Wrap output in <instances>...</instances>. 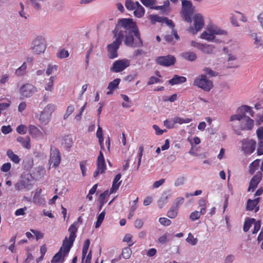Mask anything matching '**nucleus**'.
I'll return each instance as SVG.
<instances>
[{"label": "nucleus", "mask_w": 263, "mask_h": 263, "mask_svg": "<svg viewBox=\"0 0 263 263\" xmlns=\"http://www.w3.org/2000/svg\"><path fill=\"white\" fill-rule=\"evenodd\" d=\"M96 136L99 139V142L100 146H102V143H103V130L102 128L99 126L97 133Z\"/></svg>", "instance_id": "nucleus-45"}, {"label": "nucleus", "mask_w": 263, "mask_h": 263, "mask_svg": "<svg viewBox=\"0 0 263 263\" xmlns=\"http://www.w3.org/2000/svg\"><path fill=\"white\" fill-rule=\"evenodd\" d=\"M178 213V209L172 206L170 209L167 213V216L172 219L175 218L177 217Z\"/></svg>", "instance_id": "nucleus-32"}, {"label": "nucleus", "mask_w": 263, "mask_h": 263, "mask_svg": "<svg viewBox=\"0 0 263 263\" xmlns=\"http://www.w3.org/2000/svg\"><path fill=\"white\" fill-rule=\"evenodd\" d=\"M186 81V78L183 76L175 75L174 77L169 80L168 83L172 85L181 84Z\"/></svg>", "instance_id": "nucleus-15"}, {"label": "nucleus", "mask_w": 263, "mask_h": 263, "mask_svg": "<svg viewBox=\"0 0 263 263\" xmlns=\"http://www.w3.org/2000/svg\"><path fill=\"white\" fill-rule=\"evenodd\" d=\"M186 240L188 243L192 246L195 245L197 243V239L195 238L191 233L188 234V237Z\"/></svg>", "instance_id": "nucleus-47"}, {"label": "nucleus", "mask_w": 263, "mask_h": 263, "mask_svg": "<svg viewBox=\"0 0 263 263\" xmlns=\"http://www.w3.org/2000/svg\"><path fill=\"white\" fill-rule=\"evenodd\" d=\"M35 90V87L33 85L29 83L22 85L20 89L21 96L25 98L31 97Z\"/></svg>", "instance_id": "nucleus-9"}, {"label": "nucleus", "mask_w": 263, "mask_h": 263, "mask_svg": "<svg viewBox=\"0 0 263 263\" xmlns=\"http://www.w3.org/2000/svg\"><path fill=\"white\" fill-rule=\"evenodd\" d=\"M16 140L19 143H21L22 146L27 148L30 149L31 147V145L30 144V139L28 136H25L24 137L19 136L17 138Z\"/></svg>", "instance_id": "nucleus-14"}, {"label": "nucleus", "mask_w": 263, "mask_h": 263, "mask_svg": "<svg viewBox=\"0 0 263 263\" xmlns=\"http://www.w3.org/2000/svg\"><path fill=\"white\" fill-rule=\"evenodd\" d=\"M259 198H256L253 200L249 199L247 201L246 210L249 211H254L255 213H256L259 209Z\"/></svg>", "instance_id": "nucleus-12"}, {"label": "nucleus", "mask_w": 263, "mask_h": 263, "mask_svg": "<svg viewBox=\"0 0 263 263\" xmlns=\"http://www.w3.org/2000/svg\"><path fill=\"white\" fill-rule=\"evenodd\" d=\"M121 182H113L112 186L110 190L109 194L115 192L119 187Z\"/></svg>", "instance_id": "nucleus-51"}, {"label": "nucleus", "mask_w": 263, "mask_h": 263, "mask_svg": "<svg viewBox=\"0 0 263 263\" xmlns=\"http://www.w3.org/2000/svg\"><path fill=\"white\" fill-rule=\"evenodd\" d=\"M27 68V65L26 62L23 63L21 66L15 70V74L17 76H23L25 72V70Z\"/></svg>", "instance_id": "nucleus-38"}, {"label": "nucleus", "mask_w": 263, "mask_h": 263, "mask_svg": "<svg viewBox=\"0 0 263 263\" xmlns=\"http://www.w3.org/2000/svg\"><path fill=\"white\" fill-rule=\"evenodd\" d=\"M258 155H261L263 154V140L259 141L258 143V147L257 149Z\"/></svg>", "instance_id": "nucleus-64"}, {"label": "nucleus", "mask_w": 263, "mask_h": 263, "mask_svg": "<svg viewBox=\"0 0 263 263\" xmlns=\"http://www.w3.org/2000/svg\"><path fill=\"white\" fill-rule=\"evenodd\" d=\"M90 242L89 239H86L84 242L82 249V259H84L85 258L87 253Z\"/></svg>", "instance_id": "nucleus-36"}, {"label": "nucleus", "mask_w": 263, "mask_h": 263, "mask_svg": "<svg viewBox=\"0 0 263 263\" xmlns=\"http://www.w3.org/2000/svg\"><path fill=\"white\" fill-rule=\"evenodd\" d=\"M184 200V199L183 197H178L175 199L172 206L179 210L180 206L183 204Z\"/></svg>", "instance_id": "nucleus-42"}, {"label": "nucleus", "mask_w": 263, "mask_h": 263, "mask_svg": "<svg viewBox=\"0 0 263 263\" xmlns=\"http://www.w3.org/2000/svg\"><path fill=\"white\" fill-rule=\"evenodd\" d=\"M192 119L191 118H185L183 119L180 117H176L174 118L173 121L174 123H178L179 124H182L183 123H188L192 121Z\"/></svg>", "instance_id": "nucleus-31"}, {"label": "nucleus", "mask_w": 263, "mask_h": 263, "mask_svg": "<svg viewBox=\"0 0 263 263\" xmlns=\"http://www.w3.org/2000/svg\"><path fill=\"white\" fill-rule=\"evenodd\" d=\"M173 36L175 37L176 40H178L179 39V36L177 33L176 30L175 29H172V33L171 34L165 35L164 36V39L167 43L174 44L175 42L174 40Z\"/></svg>", "instance_id": "nucleus-17"}, {"label": "nucleus", "mask_w": 263, "mask_h": 263, "mask_svg": "<svg viewBox=\"0 0 263 263\" xmlns=\"http://www.w3.org/2000/svg\"><path fill=\"white\" fill-rule=\"evenodd\" d=\"M256 147V142L252 139H244L242 143V149L246 154L252 153Z\"/></svg>", "instance_id": "nucleus-10"}, {"label": "nucleus", "mask_w": 263, "mask_h": 263, "mask_svg": "<svg viewBox=\"0 0 263 263\" xmlns=\"http://www.w3.org/2000/svg\"><path fill=\"white\" fill-rule=\"evenodd\" d=\"M26 210H27L26 207L18 209L15 211V215L17 216H21V215H24L25 214V211Z\"/></svg>", "instance_id": "nucleus-63"}, {"label": "nucleus", "mask_w": 263, "mask_h": 263, "mask_svg": "<svg viewBox=\"0 0 263 263\" xmlns=\"http://www.w3.org/2000/svg\"><path fill=\"white\" fill-rule=\"evenodd\" d=\"M194 25L195 29V33L203 28L204 26V21L201 14L197 13L194 15Z\"/></svg>", "instance_id": "nucleus-13"}, {"label": "nucleus", "mask_w": 263, "mask_h": 263, "mask_svg": "<svg viewBox=\"0 0 263 263\" xmlns=\"http://www.w3.org/2000/svg\"><path fill=\"white\" fill-rule=\"evenodd\" d=\"M130 65L129 61L124 59L115 61L110 70L113 72H120L128 67Z\"/></svg>", "instance_id": "nucleus-6"}, {"label": "nucleus", "mask_w": 263, "mask_h": 263, "mask_svg": "<svg viewBox=\"0 0 263 263\" xmlns=\"http://www.w3.org/2000/svg\"><path fill=\"white\" fill-rule=\"evenodd\" d=\"M134 225L135 228L138 229H140L143 226V221L141 219H137L135 220Z\"/></svg>", "instance_id": "nucleus-62"}, {"label": "nucleus", "mask_w": 263, "mask_h": 263, "mask_svg": "<svg viewBox=\"0 0 263 263\" xmlns=\"http://www.w3.org/2000/svg\"><path fill=\"white\" fill-rule=\"evenodd\" d=\"M165 17H160L157 14H152L149 16V19L152 24H155L156 22L163 23Z\"/></svg>", "instance_id": "nucleus-27"}, {"label": "nucleus", "mask_w": 263, "mask_h": 263, "mask_svg": "<svg viewBox=\"0 0 263 263\" xmlns=\"http://www.w3.org/2000/svg\"><path fill=\"white\" fill-rule=\"evenodd\" d=\"M112 34L115 40L107 46L108 57L110 59L118 57L117 51L122 41L129 47L138 48L143 46L138 27L132 18L119 20L112 30Z\"/></svg>", "instance_id": "nucleus-1"}, {"label": "nucleus", "mask_w": 263, "mask_h": 263, "mask_svg": "<svg viewBox=\"0 0 263 263\" xmlns=\"http://www.w3.org/2000/svg\"><path fill=\"white\" fill-rule=\"evenodd\" d=\"M133 236L130 234H126L124 238L123 241L124 242H126L128 243V246L129 247L132 246L134 243L135 242L133 241Z\"/></svg>", "instance_id": "nucleus-44"}, {"label": "nucleus", "mask_w": 263, "mask_h": 263, "mask_svg": "<svg viewBox=\"0 0 263 263\" xmlns=\"http://www.w3.org/2000/svg\"><path fill=\"white\" fill-rule=\"evenodd\" d=\"M171 194L169 193L166 195H164L158 201V205L160 208H162L163 205L167 202L168 199L171 198Z\"/></svg>", "instance_id": "nucleus-37"}, {"label": "nucleus", "mask_w": 263, "mask_h": 263, "mask_svg": "<svg viewBox=\"0 0 263 263\" xmlns=\"http://www.w3.org/2000/svg\"><path fill=\"white\" fill-rule=\"evenodd\" d=\"M159 222L164 226H168L171 224V221L165 217H161L159 219Z\"/></svg>", "instance_id": "nucleus-54"}, {"label": "nucleus", "mask_w": 263, "mask_h": 263, "mask_svg": "<svg viewBox=\"0 0 263 263\" xmlns=\"http://www.w3.org/2000/svg\"><path fill=\"white\" fill-rule=\"evenodd\" d=\"M77 224V223L76 222H74L73 223L71 224L68 228V231L69 232V237L74 239H76L77 236L76 233L78 230Z\"/></svg>", "instance_id": "nucleus-24"}, {"label": "nucleus", "mask_w": 263, "mask_h": 263, "mask_svg": "<svg viewBox=\"0 0 263 263\" xmlns=\"http://www.w3.org/2000/svg\"><path fill=\"white\" fill-rule=\"evenodd\" d=\"M125 7L128 10H135L136 8V2L134 3L132 0H125Z\"/></svg>", "instance_id": "nucleus-41"}, {"label": "nucleus", "mask_w": 263, "mask_h": 263, "mask_svg": "<svg viewBox=\"0 0 263 263\" xmlns=\"http://www.w3.org/2000/svg\"><path fill=\"white\" fill-rule=\"evenodd\" d=\"M121 81L120 79L117 78L114 81L110 82L108 86L107 89L109 90L106 92L107 95H110L112 93V91L118 88V85Z\"/></svg>", "instance_id": "nucleus-16"}, {"label": "nucleus", "mask_w": 263, "mask_h": 263, "mask_svg": "<svg viewBox=\"0 0 263 263\" xmlns=\"http://www.w3.org/2000/svg\"><path fill=\"white\" fill-rule=\"evenodd\" d=\"M46 46V42L45 38L41 35H39L36 36L32 41L30 49L34 53L40 54L44 52Z\"/></svg>", "instance_id": "nucleus-3"}, {"label": "nucleus", "mask_w": 263, "mask_h": 263, "mask_svg": "<svg viewBox=\"0 0 263 263\" xmlns=\"http://www.w3.org/2000/svg\"><path fill=\"white\" fill-rule=\"evenodd\" d=\"M182 11H193L192 10V3L191 2L187 0H182Z\"/></svg>", "instance_id": "nucleus-30"}, {"label": "nucleus", "mask_w": 263, "mask_h": 263, "mask_svg": "<svg viewBox=\"0 0 263 263\" xmlns=\"http://www.w3.org/2000/svg\"><path fill=\"white\" fill-rule=\"evenodd\" d=\"M108 191L107 190L105 191L103 193H101L100 195L99 200L101 203H103V204H104L106 202L105 199L106 197L108 196Z\"/></svg>", "instance_id": "nucleus-50"}, {"label": "nucleus", "mask_w": 263, "mask_h": 263, "mask_svg": "<svg viewBox=\"0 0 263 263\" xmlns=\"http://www.w3.org/2000/svg\"><path fill=\"white\" fill-rule=\"evenodd\" d=\"M200 214L198 211H195L191 213L190 218L192 221L198 219L200 217Z\"/></svg>", "instance_id": "nucleus-52"}, {"label": "nucleus", "mask_w": 263, "mask_h": 263, "mask_svg": "<svg viewBox=\"0 0 263 263\" xmlns=\"http://www.w3.org/2000/svg\"><path fill=\"white\" fill-rule=\"evenodd\" d=\"M68 51L67 50H65L64 49H61L58 54V57L61 59L66 58L68 57Z\"/></svg>", "instance_id": "nucleus-53"}, {"label": "nucleus", "mask_w": 263, "mask_h": 263, "mask_svg": "<svg viewBox=\"0 0 263 263\" xmlns=\"http://www.w3.org/2000/svg\"><path fill=\"white\" fill-rule=\"evenodd\" d=\"M16 131L20 134H25L27 132V128L26 126L20 125L17 127Z\"/></svg>", "instance_id": "nucleus-57"}, {"label": "nucleus", "mask_w": 263, "mask_h": 263, "mask_svg": "<svg viewBox=\"0 0 263 263\" xmlns=\"http://www.w3.org/2000/svg\"><path fill=\"white\" fill-rule=\"evenodd\" d=\"M33 202L40 205H44L45 204V199L40 195H34L33 198Z\"/></svg>", "instance_id": "nucleus-26"}, {"label": "nucleus", "mask_w": 263, "mask_h": 263, "mask_svg": "<svg viewBox=\"0 0 263 263\" xmlns=\"http://www.w3.org/2000/svg\"><path fill=\"white\" fill-rule=\"evenodd\" d=\"M145 7H152L155 4L156 0H140Z\"/></svg>", "instance_id": "nucleus-55"}, {"label": "nucleus", "mask_w": 263, "mask_h": 263, "mask_svg": "<svg viewBox=\"0 0 263 263\" xmlns=\"http://www.w3.org/2000/svg\"><path fill=\"white\" fill-rule=\"evenodd\" d=\"M61 160V155L58 149L55 147H51L49 163L50 165L53 164V167H56L60 164Z\"/></svg>", "instance_id": "nucleus-8"}, {"label": "nucleus", "mask_w": 263, "mask_h": 263, "mask_svg": "<svg viewBox=\"0 0 263 263\" xmlns=\"http://www.w3.org/2000/svg\"><path fill=\"white\" fill-rule=\"evenodd\" d=\"M67 255H64V254L63 253L62 251H61L60 250L58 253H57L53 257L52 259L51 260V263H57L60 261V260H62V261L63 262L64 260V258Z\"/></svg>", "instance_id": "nucleus-19"}, {"label": "nucleus", "mask_w": 263, "mask_h": 263, "mask_svg": "<svg viewBox=\"0 0 263 263\" xmlns=\"http://www.w3.org/2000/svg\"><path fill=\"white\" fill-rule=\"evenodd\" d=\"M230 121L233 123L231 126L234 133L237 135H241V130L252 129L254 126V120L246 115H233L230 117Z\"/></svg>", "instance_id": "nucleus-2"}, {"label": "nucleus", "mask_w": 263, "mask_h": 263, "mask_svg": "<svg viewBox=\"0 0 263 263\" xmlns=\"http://www.w3.org/2000/svg\"><path fill=\"white\" fill-rule=\"evenodd\" d=\"M182 11V15L184 20L187 22H191V16L192 14L193 11Z\"/></svg>", "instance_id": "nucleus-46"}, {"label": "nucleus", "mask_w": 263, "mask_h": 263, "mask_svg": "<svg viewBox=\"0 0 263 263\" xmlns=\"http://www.w3.org/2000/svg\"><path fill=\"white\" fill-rule=\"evenodd\" d=\"M254 229L252 231L253 234H256L258 232L260 228V221H255L253 222Z\"/></svg>", "instance_id": "nucleus-56"}, {"label": "nucleus", "mask_w": 263, "mask_h": 263, "mask_svg": "<svg viewBox=\"0 0 263 263\" xmlns=\"http://www.w3.org/2000/svg\"><path fill=\"white\" fill-rule=\"evenodd\" d=\"M214 47L212 45L202 44L200 50L205 54H211L213 53Z\"/></svg>", "instance_id": "nucleus-23"}, {"label": "nucleus", "mask_w": 263, "mask_h": 263, "mask_svg": "<svg viewBox=\"0 0 263 263\" xmlns=\"http://www.w3.org/2000/svg\"><path fill=\"white\" fill-rule=\"evenodd\" d=\"M132 254V251L131 249H130L129 247H125L122 249L121 256L123 258L127 259L130 257Z\"/></svg>", "instance_id": "nucleus-28"}, {"label": "nucleus", "mask_w": 263, "mask_h": 263, "mask_svg": "<svg viewBox=\"0 0 263 263\" xmlns=\"http://www.w3.org/2000/svg\"><path fill=\"white\" fill-rule=\"evenodd\" d=\"M7 156L14 163L17 164L20 162L19 157L15 154L11 149H8L7 152Z\"/></svg>", "instance_id": "nucleus-25"}, {"label": "nucleus", "mask_w": 263, "mask_h": 263, "mask_svg": "<svg viewBox=\"0 0 263 263\" xmlns=\"http://www.w3.org/2000/svg\"><path fill=\"white\" fill-rule=\"evenodd\" d=\"M208 31L211 33L213 35L214 34H225L226 32L216 26H211L208 28Z\"/></svg>", "instance_id": "nucleus-22"}, {"label": "nucleus", "mask_w": 263, "mask_h": 263, "mask_svg": "<svg viewBox=\"0 0 263 263\" xmlns=\"http://www.w3.org/2000/svg\"><path fill=\"white\" fill-rule=\"evenodd\" d=\"M90 242L89 239H86L84 242L82 249V259H84L85 258L87 253Z\"/></svg>", "instance_id": "nucleus-35"}, {"label": "nucleus", "mask_w": 263, "mask_h": 263, "mask_svg": "<svg viewBox=\"0 0 263 263\" xmlns=\"http://www.w3.org/2000/svg\"><path fill=\"white\" fill-rule=\"evenodd\" d=\"M181 57L185 60L189 61H194L197 59L196 53L193 52H184L181 53Z\"/></svg>", "instance_id": "nucleus-21"}, {"label": "nucleus", "mask_w": 263, "mask_h": 263, "mask_svg": "<svg viewBox=\"0 0 263 263\" xmlns=\"http://www.w3.org/2000/svg\"><path fill=\"white\" fill-rule=\"evenodd\" d=\"M75 239L69 237L68 238L66 237L63 241L62 246L61 247V251H62L64 255H67L69 253L71 248L73 246V242Z\"/></svg>", "instance_id": "nucleus-11"}, {"label": "nucleus", "mask_w": 263, "mask_h": 263, "mask_svg": "<svg viewBox=\"0 0 263 263\" xmlns=\"http://www.w3.org/2000/svg\"><path fill=\"white\" fill-rule=\"evenodd\" d=\"M105 215V211H102L98 215V216L97 217V222H96V225H95V227L96 228H99L101 226L102 221H103V220L104 219Z\"/></svg>", "instance_id": "nucleus-39"}, {"label": "nucleus", "mask_w": 263, "mask_h": 263, "mask_svg": "<svg viewBox=\"0 0 263 263\" xmlns=\"http://www.w3.org/2000/svg\"><path fill=\"white\" fill-rule=\"evenodd\" d=\"M252 37H253L255 40L254 44L256 45V47L258 48L262 45L261 39L258 37L256 34H252Z\"/></svg>", "instance_id": "nucleus-61"}, {"label": "nucleus", "mask_w": 263, "mask_h": 263, "mask_svg": "<svg viewBox=\"0 0 263 263\" xmlns=\"http://www.w3.org/2000/svg\"><path fill=\"white\" fill-rule=\"evenodd\" d=\"M86 163L87 162L86 160L82 161L80 162V166L82 174L83 176H85L86 175Z\"/></svg>", "instance_id": "nucleus-49"}, {"label": "nucleus", "mask_w": 263, "mask_h": 263, "mask_svg": "<svg viewBox=\"0 0 263 263\" xmlns=\"http://www.w3.org/2000/svg\"><path fill=\"white\" fill-rule=\"evenodd\" d=\"M237 112L240 115H246V112H249L252 117L254 116V111L250 106L247 105H242L239 107Z\"/></svg>", "instance_id": "nucleus-20"}, {"label": "nucleus", "mask_w": 263, "mask_h": 263, "mask_svg": "<svg viewBox=\"0 0 263 263\" xmlns=\"http://www.w3.org/2000/svg\"><path fill=\"white\" fill-rule=\"evenodd\" d=\"M55 80V77H50L45 86V89L48 91H52L53 89V83Z\"/></svg>", "instance_id": "nucleus-29"}, {"label": "nucleus", "mask_w": 263, "mask_h": 263, "mask_svg": "<svg viewBox=\"0 0 263 263\" xmlns=\"http://www.w3.org/2000/svg\"><path fill=\"white\" fill-rule=\"evenodd\" d=\"M1 130H2V132L4 134L6 135V134H8L11 133L12 132V129L10 125H8V126H3L2 127Z\"/></svg>", "instance_id": "nucleus-60"}, {"label": "nucleus", "mask_w": 263, "mask_h": 263, "mask_svg": "<svg viewBox=\"0 0 263 263\" xmlns=\"http://www.w3.org/2000/svg\"><path fill=\"white\" fill-rule=\"evenodd\" d=\"M260 162L259 159H256L252 162L250 165V172L251 174H253L256 170H257L259 166Z\"/></svg>", "instance_id": "nucleus-34"}, {"label": "nucleus", "mask_w": 263, "mask_h": 263, "mask_svg": "<svg viewBox=\"0 0 263 263\" xmlns=\"http://www.w3.org/2000/svg\"><path fill=\"white\" fill-rule=\"evenodd\" d=\"M156 62L159 65L168 67L175 64L176 59L172 55H167L158 57L156 60Z\"/></svg>", "instance_id": "nucleus-7"}, {"label": "nucleus", "mask_w": 263, "mask_h": 263, "mask_svg": "<svg viewBox=\"0 0 263 263\" xmlns=\"http://www.w3.org/2000/svg\"><path fill=\"white\" fill-rule=\"evenodd\" d=\"M136 4L137 6L134 12V15L136 17L140 18L142 17L144 14V8L138 2H136Z\"/></svg>", "instance_id": "nucleus-18"}, {"label": "nucleus", "mask_w": 263, "mask_h": 263, "mask_svg": "<svg viewBox=\"0 0 263 263\" xmlns=\"http://www.w3.org/2000/svg\"><path fill=\"white\" fill-rule=\"evenodd\" d=\"M203 71L205 72V75H209L210 77H216L218 75V73L213 71L211 68L205 67Z\"/></svg>", "instance_id": "nucleus-43"}, {"label": "nucleus", "mask_w": 263, "mask_h": 263, "mask_svg": "<svg viewBox=\"0 0 263 263\" xmlns=\"http://www.w3.org/2000/svg\"><path fill=\"white\" fill-rule=\"evenodd\" d=\"M97 168L101 170V173H103L106 170L105 161H97Z\"/></svg>", "instance_id": "nucleus-48"}, {"label": "nucleus", "mask_w": 263, "mask_h": 263, "mask_svg": "<svg viewBox=\"0 0 263 263\" xmlns=\"http://www.w3.org/2000/svg\"><path fill=\"white\" fill-rule=\"evenodd\" d=\"M56 108V106L53 104H49L45 107L41 112L40 121L44 124H47L50 121L51 115Z\"/></svg>", "instance_id": "nucleus-5"}, {"label": "nucleus", "mask_w": 263, "mask_h": 263, "mask_svg": "<svg viewBox=\"0 0 263 263\" xmlns=\"http://www.w3.org/2000/svg\"><path fill=\"white\" fill-rule=\"evenodd\" d=\"M255 221L254 218H248L245 221L243 224V230L245 232H247L250 229L251 225L253 223V222Z\"/></svg>", "instance_id": "nucleus-33"}, {"label": "nucleus", "mask_w": 263, "mask_h": 263, "mask_svg": "<svg viewBox=\"0 0 263 263\" xmlns=\"http://www.w3.org/2000/svg\"><path fill=\"white\" fill-rule=\"evenodd\" d=\"M161 82V80L155 77H151L149 79V81L147 82V85H150L155 83Z\"/></svg>", "instance_id": "nucleus-59"}, {"label": "nucleus", "mask_w": 263, "mask_h": 263, "mask_svg": "<svg viewBox=\"0 0 263 263\" xmlns=\"http://www.w3.org/2000/svg\"><path fill=\"white\" fill-rule=\"evenodd\" d=\"M193 85L208 92L213 87V82L208 79L205 74H201L196 78L193 82Z\"/></svg>", "instance_id": "nucleus-4"}, {"label": "nucleus", "mask_w": 263, "mask_h": 263, "mask_svg": "<svg viewBox=\"0 0 263 263\" xmlns=\"http://www.w3.org/2000/svg\"><path fill=\"white\" fill-rule=\"evenodd\" d=\"M200 37L202 39H205L209 41H211L214 39L215 36L209 32L208 33L206 31H204L201 34Z\"/></svg>", "instance_id": "nucleus-40"}, {"label": "nucleus", "mask_w": 263, "mask_h": 263, "mask_svg": "<svg viewBox=\"0 0 263 263\" xmlns=\"http://www.w3.org/2000/svg\"><path fill=\"white\" fill-rule=\"evenodd\" d=\"M11 167V163L9 162H7V163H4L2 165V166L1 168V171L3 172H7L10 170Z\"/></svg>", "instance_id": "nucleus-58"}]
</instances>
